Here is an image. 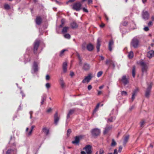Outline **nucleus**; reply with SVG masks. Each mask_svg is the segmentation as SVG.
Masks as SVG:
<instances>
[{"label":"nucleus","instance_id":"nucleus-1","mask_svg":"<svg viewBox=\"0 0 154 154\" xmlns=\"http://www.w3.org/2000/svg\"><path fill=\"white\" fill-rule=\"evenodd\" d=\"M141 67L142 75L144 73H146L147 70L148 66L147 64L144 62L143 60H141L138 63Z\"/></svg>","mask_w":154,"mask_h":154},{"label":"nucleus","instance_id":"nucleus-2","mask_svg":"<svg viewBox=\"0 0 154 154\" xmlns=\"http://www.w3.org/2000/svg\"><path fill=\"white\" fill-rule=\"evenodd\" d=\"M40 41L38 40L35 41L33 44V53L37 55L38 54V50L39 46Z\"/></svg>","mask_w":154,"mask_h":154},{"label":"nucleus","instance_id":"nucleus-3","mask_svg":"<svg viewBox=\"0 0 154 154\" xmlns=\"http://www.w3.org/2000/svg\"><path fill=\"white\" fill-rule=\"evenodd\" d=\"M82 4L80 2H77L74 3L72 6V9L76 11H79L81 9Z\"/></svg>","mask_w":154,"mask_h":154},{"label":"nucleus","instance_id":"nucleus-4","mask_svg":"<svg viewBox=\"0 0 154 154\" xmlns=\"http://www.w3.org/2000/svg\"><path fill=\"white\" fill-rule=\"evenodd\" d=\"M91 132L92 136L96 138L100 135V131L99 129L96 128L92 129L91 131Z\"/></svg>","mask_w":154,"mask_h":154},{"label":"nucleus","instance_id":"nucleus-5","mask_svg":"<svg viewBox=\"0 0 154 154\" xmlns=\"http://www.w3.org/2000/svg\"><path fill=\"white\" fill-rule=\"evenodd\" d=\"M152 83H150L147 88L145 92V96L146 97L148 98L149 97L151 90L152 87Z\"/></svg>","mask_w":154,"mask_h":154},{"label":"nucleus","instance_id":"nucleus-6","mask_svg":"<svg viewBox=\"0 0 154 154\" xmlns=\"http://www.w3.org/2000/svg\"><path fill=\"white\" fill-rule=\"evenodd\" d=\"M139 43V40L136 38H134L132 40L131 45L134 48L138 47Z\"/></svg>","mask_w":154,"mask_h":154},{"label":"nucleus","instance_id":"nucleus-7","mask_svg":"<svg viewBox=\"0 0 154 154\" xmlns=\"http://www.w3.org/2000/svg\"><path fill=\"white\" fill-rule=\"evenodd\" d=\"M106 64L109 65L108 68L111 66H112L113 69L115 67V65L114 62L110 59L107 60L106 62Z\"/></svg>","mask_w":154,"mask_h":154},{"label":"nucleus","instance_id":"nucleus-8","mask_svg":"<svg viewBox=\"0 0 154 154\" xmlns=\"http://www.w3.org/2000/svg\"><path fill=\"white\" fill-rule=\"evenodd\" d=\"M91 146L90 145H88L84 148L83 149L85 150L87 154H91Z\"/></svg>","mask_w":154,"mask_h":154},{"label":"nucleus","instance_id":"nucleus-9","mask_svg":"<svg viewBox=\"0 0 154 154\" xmlns=\"http://www.w3.org/2000/svg\"><path fill=\"white\" fill-rule=\"evenodd\" d=\"M92 78V74L90 73L87 76H86L85 78V79L82 80V82L83 83H85L86 82H88Z\"/></svg>","mask_w":154,"mask_h":154},{"label":"nucleus","instance_id":"nucleus-10","mask_svg":"<svg viewBox=\"0 0 154 154\" xmlns=\"http://www.w3.org/2000/svg\"><path fill=\"white\" fill-rule=\"evenodd\" d=\"M142 17L143 19L145 20H148L149 17V14L148 11H143L142 12Z\"/></svg>","mask_w":154,"mask_h":154},{"label":"nucleus","instance_id":"nucleus-11","mask_svg":"<svg viewBox=\"0 0 154 154\" xmlns=\"http://www.w3.org/2000/svg\"><path fill=\"white\" fill-rule=\"evenodd\" d=\"M121 81L124 84V85H126L129 83L128 79L127 78L125 75H123L122 77Z\"/></svg>","mask_w":154,"mask_h":154},{"label":"nucleus","instance_id":"nucleus-12","mask_svg":"<svg viewBox=\"0 0 154 154\" xmlns=\"http://www.w3.org/2000/svg\"><path fill=\"white\" fill-rule=\"evenodd\" d=\"M139 91V89L138 88H137L136 89L133 91L132 96L131 97V99L132 101H133L135 99V96L137 95V94L138 92Z\"/></svg>","mask_w":154,"mask_h":154},{"label":"nucleus","instance_id":"nucleus-13","mask_svg":"<svg viewBox=\"0 0 154 154\" xmlns=\"http://www.w3.org/2000/svg\"><path fill=\"white\" fill-rule=\"evenodd\" d=\"M59 120V117L58 116V113L56 112L54 115V123L57 125Z\"/></svg>","mask_w":154,"mask_h":154},{"label":"nucleus","instance_id":"nucleus-14","mask_svg":"<svg viewBox=\"0 0 154 154\" xmlns=\"http://www.w3.org/2000/svg\"><path fill=\"white\" fill-rule=\"evenodd\" d=\"M42 21V18L40 16L36 17L35 20L36 24L38 25H40L41 24Z\"/></svg>","mask_w":154,"mask_h":154},{"label":"nucleus","instance_id":"nucleus-15","mask_svg":"<svg viewBox=\"0 0 154 154\" xmlns=\"http://www.w3.org/2000/svg\"><path fill=\"white\" fill-rule=\"evenodd\" d=\"M32 67L34 72L38 71V65L36 62H34Z\"/></svg>","mask_w":154,"mask_h":154},{"label":"nucleus","instance_id":"nucleus-16","mask_svg":"<svg viewBox=\"0 0 154 154\" xmlns=\"http://www.w3.org/2000/svg\"><path fill=\"white\" fill-rule=\"evenodd\" d=\"M67 63L66 62H65L63 63V72L64 73H66L67 70Z\"/></svg>","mask_w":154,"mask_h":154},{"label":"nucleus","instance_id":"nucleus-17","mask_svg":"<svg viewBox=\"0 0 154 154\" xmlns=\"http://www.w3.org/2000/svg\"><path fill=\"white\" fill-rule=\"evenodd\" d=\"M114 45V42L112 40H111L109 43V49L110 51H111L112 50V46Z\"/></svg>","mask_w":154,"mask_h":154},{"label":"nucleus","instance_id":"nucleus-18","mask_svg":"<svg viewBox=\"0 0 154 154\" xmlns=\"http://www.w3.org/2000/svg\"><path fill=\"white\" fill-rule=\"evenodd\" d=\"M42 132L44 133L45 135H47L49 133V130L47 128L45 127L43 128L42 130Z\"/></svg>","mask_w":154,"mask_h":154},{"label":"nucleus","instance_id":"nucleus-19","mask_svg":"<svg viewBox=\"0 0 154 154\" xmlns=\"http://www.w3.org/2000/svg\"><path fill=\"white\" fill-rule=\"evenodd\" d=\"M90 68V66L89 64L87 63H85L83 67V69L85 71L89 70Z\"/></svg>","mask_w":154,"mask_h":154},{"label":"nucleus","instance_id":"nucleus-20","mask_svg":"<svg viewBox=\"0 0 154 154\" xmlns=\"http://www.w3.org/2000/svg\"><path fill=\"white\" fill-rule=\"evenodd\" d=\"M87 49L89 51H91L94 49V46L91 43H89L87 46Z\"/></svg>","mask_w":154,"mask_h":154},{"label":"nucleus","instance_id":"nucleus-21","mask_svg":"<svg viewBox=\"0 0 154 154\" xmlns=\"http://www.w3.org/2000/svg\"><path fill=\"white\" fill-rule=\"evenodd\" d=\"M154 56V51L153 50H151L149 51L147 54V57L150 58Z\"/></svg>","mask_w":154,"mask_h":154},{"label":"nucleus","instance_id":"nucleus-22","mask_svg":"<svg viewBox=\"0 0 154 154\" xmlns=\"http://www.w3.org/2000/svg\"><path fill=\"white\" fill-rule=\"evenodd\" d=\"M100 38H98L97 41V46L96 47L97 51L98 52L100 51Z\"/></svg>","mask_w":154,"mask_h":154},{"label":"nucleus","instance_id":"nucleus-23","mask_svg":"<svg viewBox=\"0 0 154 154\" xmlns=\"http://www.w3.org/2000/svg\"><path fill=\"white\" fill-rule=\"evenodd\" d=\"M74 111L75 110L74 109H71L69 110L66 117L67 119L70 118V116L74 113Z\"/></svg>","mask_w":154,"mask_h":154},{"label":"nucleus","instance_id":"nucleus-24","mask_svg":"<svg viewBox=\"0 0 154 154\" xmlns=\"http://www.w3.org/2000/svg\"><path fill=\"white\" fill-rule=\"evenodd\" d=\"M80 141L79 138L78 136H76L75 137V140L72 142L73 144H77Z\"/></svg>","mask_w":154,"mask_h":154},{"label":"nucleus","instance_id":"nucleus-25","mask_svg":"<svg viewBox=\"0 0 154 154\" xmlns=\"http://www.w3.org/2000/svg\"><path fill=\"white\" fill-rule=\"evenodd\" d=\"M47 97V95L46 94H43L42 97L41 104L42 105L44 104V102L46 100Z\"/></svg>","mask_w":154,"mask_h":154},{"label":"nucleus","instance_id":"nucleus-26","mask_svg":"<svg viewBox=\"0 0 154 154\" xmlns=\"http://www.w3.org/2000/svg\"><path fill=\"white\" fill-rule=\"evenodd\" d=\"M70 25L72 28V29L76 28H77L78 26L76 23L74 21L71 23L70 24Z\"/></svg>","mask_w":154,"mask_h":154},{"label":"nucleus","instance_id":"nucleus-27","mask_svg":"<svg viewBox=\"0 0 154 154\" xmlns=\"http://www.w3.org/2000/svg\"><path fill=\"white\" fill-rule=\"evenodd\" d=\"M59 81L62 88H63L65 87V84L63 79L62 78H60L59 79Z\"/></svg>","mask_w":154,"mask_h":154},{"label":"nucleus","instance_id":"nucleus-28","mask_svg":"<svg viewBox=\"0 0 154 154\" xmlns=\"http://www.w3.org/2000/svg\"><path fill=\"white\" fill-rule=\"evenodd\" d=\"M111 128V126H106V127L104 131L103 134H107Z\"/></svg>","mask_w":154,"mask_h":154},{"label":"nucleus","instance_id":"nucleus-29","mask_svg":"<svg viewBox=\"0 0 154 154\" xmlns=\"http://www.w3.org/2000/svg\"><path fill=\"white\" fill-rule=\"evenodd\" d=\"M129 137V136L128 135H126L125 137L124 138V141L123 143V145L125 146V144L126 143L128 140Z\"/></svg>","mask_w":154,"mask_h":154},{"label":"nucleus","instance_id":"nucleus-30","mask_svg":"<svg viewBox=\"0 0 154 154\" xmlns=\"http://www.w3.org/2000/svg\"><path fill=\"white\" fill-rule=\"evenodd\" d=\"M146 123V122L145 120H142L140 122V126L141 128H143L145 125V124Z\"/></svg>","mask_w":154,"mask_h":154},{"label":"nucleus","instance_id":"nucleus-31","mask_svg":"<svg viewBox=\"0 0 154 154\" xmlns=\"http://www.w3.org/2000/svg\"><path fill=\"white\" fill-rule=\"evenodd\" d=\"M136 67L135 66H134L132 67V75L134 78L136 74Z\"/></svg>","mask_w":154,"mask_h":154},{"label":"nucleus","instance_id":"nucleus-32","mask_svg":"<svg viewBox=\"0 0 154 154\" xmlns=\"http://www.w3.org/2000/svg\"><path fill=\"white\" fill-rule=\"evenodd\" d=\"M69 29V27L67 26L64 27L62 30L63 33H65L67 32Z\"/></svg>","mask_w":154,"mask_h":154},{"label":"nucleus","instance_id":"nucleus-33","mask_svg":"<svg viewBox=\"0 0 154 154\" xmlns=\"http://www.w3.org/2000/svg\"><path fill=\"white\" fill-rule=\"evenodd\" d=\"M134 55L133 52L132 51H131L128 54V57L130 58H132L133 57Z\"/></svg>","mask_w":154,"mask_h":154},{"label":"nucleus","instance_id":"nucleus-34","mask_svg":"<svg viewBox=\"0 0 154 154\" xmlns=\"http://www.w3.org/2000/svg\"><path fill=\"white\" fill-rule=\"evenodd\" d=\"M13 151V150L12 149H8L6 151V154H11Z\"/></svg>","mask_w":154,"mask_h":154},{"label":"nucleus","instance_id":"nucleus-35","mask_svg":"<svg viewBox=\"0 0 154 154\" xmlns=\"http://www.w3.org/2000/svg\"><path fill=\"white\" fill-rule=\"evenodd\" d=\"M100 103H98L96 106L94 111L93 113H95L98 110L100 106Z\"/></svg>","mask_w":154,"mask_h":154},{"label":"nucleus","instance_id":"nucleus-36","mask_svg":"<svg viewBox=\"0 0 154 154\" xmlns=\"http://www.w3.org/2000/svg\"><path fill=\"white\" fill-rule=\"evenodd\" d=\"M116 145V143L114 139L112 140V142L111 144V146H115Z\"/></svg>","mask_w":154,"mask_h":154},{"label":"nucleus","instance_id":"nucleus-37","mask_svg":"<svg viewBox=\"0 0 154 154\" xmlns=\"http://www.w3.org/2000/svg\"><path fill=\"white\" fill-rule=\"evenodd\" d=\"M121 94L122 96H126L128 95L127 92L125 91H121Z\"/></svg>","mask_w":154,"mask_h":154},{"label":"nucleus","instance_id":"nucleus-38","mask_svg":"<svg viewBox=\"0 0 154 154\" xmlns=\"http://www.w3.org/2000/svg\"><path fill=\"white\" fill-rule=\"evenodd\" d=\"M4 8L6 10H9L10 9V6L8 4H5L4 5Z\"/></svg>","mask_w":154,"mask_h":154},{"label":"nucleus","instance_id":"nucleus-39","mask_svg":"<svg viewBox=\"0 0 154 154\" xmlns=\"http://www.w3.org/2000/svg\"><path fill=\"white\" fill-rule=\"evenodd\" d=\"M67 51V50L66 49H63L62 50L60 53V56H63V53H64V52L65 51Z\"/></svg>","mask_w":154,"mask_h":154},{"label":"nucleus","instance_id":"nucleus-40","mask_svg":"<svg viewBox=\"0 0 154 154\" xmlns=\"http://www.w3.org/2000/svg\"><path fill=\"white\" fill-rule=\"evenodd\" d=\"M64 37L67 39H70L71 38L70 35L69 34H66L64 35Z\"/></svg>","mask_w":154,"mask_h":154},{"label":"nucleus","instance_id":"nucleus-41","mask_svg":"<svg viewBox=\"0 0 154 154\" xmlns=\"http://www.w3.org/2000/svg\"><path fill=\"white\" fill-rule=\"evenodd\" d=\"M78 57L79 59V64L80 66H81V64H82V60L81 58L80 55L79 54H78Z\"/></svg>","mask_w":154,"mask_h":154},{"label":"nucleus","instance_id":"nucleus-42","mask_svg":"<svg viewBox=\"0 0 154 154\" xmlns=\"http://www.w3.org/2000/svg\"><path fill=\"white\" fill-rule=\"evenodd\" d=\"M103 72L102 71L99 72L97 75V76L98 77H100L102 74Z\"/></svg>","mask_w":154,"mask_h":154},{"label":"nucleus","instance_id":"nucleus-43","mask_svg":"<svg viewBox=\"0 0 154 154\" xmlns=\"http://www.w3.org/2000/svg\"><path fill=\"white\" fill-rule=\"evenodd\" d=\"M45 86L46 88L48 89H49L50 87H51V85L50 83H47L45 85Z\"/></svg>","mask_w":154,"mask_h":154},{"label":"nucleus","instance_id":"nucleus-44","mask_svg":"<svg viewBox=\"0 0 154 154\" xmlns=\"http://www.w3.org/2000/svg\"><path fill=\"white\" fill-rule=\"evenodd\" d=\"M113 117H111L110 118L108 119L107 122H112L113 121Z\"/></svg>","mask_w":154,"mask_h":154},{"label":"nucleus","instance_id":"nucleus-45","mask_svg":"<svg viewBox=\"0 0 154 154\" xmlns=\"http://www.w3.org/2000/svg\"><path fill=\"white\" fill-rule=\"evenodd\" d=\"M71 129H69L67 130V135L68 137L69 135L70 134V133H71Z\"/></svg>","mask_w":154,"mask_h":154},{"label":"nucleus","instance_id":"nucleus-46","mask_svg":"<svg viewBox=\"0 0 154 154\" xmlns=\"http://www.w3.org/2000/svg\"><path fill=\"white\" fill-rule=\"evenodd\" d=\"M143 30L147 32L149 30V28L148 26H146L143 28Z\"/></svg>","mask_w":154,"mask_h":154},{"label":"nucleus","instance_id":"nucleus-47","mask_svg":"<svg viewBox=\"0 0 154 154\" xmlns=\"http://www.w3.org/2000/svg\"><path fill=\"white\" fill-rule=\"evenodd\" d=\"M82 48L83 50H85V49L86 48V45H85V44H83L82 45Z\"/></svg>","mask_w":154,"mask_h":154},{"label":"nucleus","instance_id":"nucleus-48","mask_svg":"<svg viewBox=\"0 0 154 154\" xmlns=\"http://www.w3.org/2000/svg\"><path fill=\"white\" fill-rule=\"evenodd\" d=\"M104 153V151L102 149H100L99 151V154H103Z\"/></svg>","mask_w":154,"mask_h":154},{"label":"nucleus","instance_id":"nucleus-49","mask_svg":"<svg viewBox=\"0 0 154 154\" xmlns=\"http://www.w3.org/2000/svg\"><path fill=\"white\" fill-rule=\"evenodd\" d=\"M152 24L153 23L152 21H150L148 23V25L149 26H152Z\"/></svg>","mask_w":154,"mask_h":154},{"label":"nucleus","instance_id":"nucleus-50","mask_svg":"<svg viewBox=\"0 0 154 154\" xmlns=\"http://www.w3.org/2000/svg\"><path fill=\"white\" fill-rule=\"evenodd\" d=\"M122 149V147L121 146H119V149L118 150V152H120Z\"/></svg>","mask_w":154,"mask_h":154},{"label":"nucleus","instance_id":"nucleus-51","mask_svg":"<svg viewBox=\"0 0 154 154\" xmlns=\"http://www.w3.org/2000/svg\"><path fill=\"white\" fill-rule=\"evenodd\" d=\"M65 20L64 18H63L61 20V24H64L65 22Z\"/></svg>","mask_w":154,"mask_h":154},{"label":"nucleus","instance_id":"nucleus-52","mask_svg":"<svg viewBox=\"0 0 154 154\" xmlns=\"http://www.w3.org/2000/svg\"><path fill=\"white\" fill-rule=\"evenodd\" d=\"M128 25V22L126 21L123 22L122 23V25L123 26H126Z\"/></svg>","mask_w":154,"mask_h":154},{"label":"nucleus","instance_id":"nucleus-53","mask_svg":"<svg viewBox=\"0 0 154 154\" xmlns=\"http://www.w3.org/2000/svg\"><path fill=\"white\" fill-rule=\"evenodd\" d=\"M50 79V76L47 75L46 76V80H49Z\"/></svg>","mask_w":154,"mask_h":154},{"label":"nucleus","instance_id":"nucleus-54","mask_svg":"<svg viewBox=\"0 0 154 154\" xmlns=\"http://www.w3.org/2000/svg\"><path fill=\"white\" fill-rule=\"evenodd\" d=\"M92 86L91 85H89L88 86V90L90 91V90L92 88Z\"/></svg>","mask_w":154,"mask_h":154},{"label":"nucleus","instance_id":"nucleus-55","mask_svg":"<svg viewBox=\"0 0 154 154\" xmlns=\"http://www.w3.org/2000/svg\"><path fill=\"white\" fill-rule=\"evenodd\" d=\"M52 109L51 108H49V109H48L46 111L47 112H48V113H50V112H51L52 111Z\"/></svg>","mask_w":154,"mask_h":154},{"label":"nucleus","instance_id":"nucleus-56","mask_svg":"<svg viewBox=\"0 0 154 154\" xmlns=\"http://www.w3.org/2000/svg\"><path fill=\"white\" fill-rule=\"evenodd\" d=\"M83 10L85 12H88V10L87 9L85 8H83Z\"/></svg>","mask_w":154,"mask_h":154},{"label":"nucleus","instance_id":"nucleus-57","mask_svg":"<svg viewBox=\"0 0 154 154\" xmlns=\"http://www.w3.org/2000/svg\"><path fill=\"white\" fill-rule=\"evenodd\" d=\"M104 17L106 20L107 21H108L109 20V18H108V17H107V15L106 14H104Z\"/></svg>","mask_w":154,"mask_h":154},{"label":"nucleus","instance_id":"nucleus-58","mask_svg":"<svg viewBox=\"0 0 154 154\" xmlns=\"http://www.w3.org/2000/svg\"><path fill=\"white\" fill-rule=\"evenodd\" d=\"M92 0H88V4H90L91 3H92Z\"/></svg>","mask_w":154,"mask_h":154},{"label":"nucleus","instance_id":"nucleus-59","mask_svg":"<svg viewBox=\"0 0 154 154\" xmlns=\"http://www.w3.org/2000/svg\"><path fill=\"white\" fill-rule=\"evenodd\" d=\"M117 149H115L114 150V152H113V154H117Z\"/></svg>","mask_w":154,"mask_h":154},{"label":"nucleus","instance_id":"nucleus-60","mask_svg":"<svg viewBox=\"0 0 154 154\" xmlns=\"http://www.w3.org/2000/svg\"><path fill=\"white\" fill-rule=\"evenodd\" d=\"M74 73L73 72H71L70 73V75L72 77L73 76H74Z\"/></svg>","mask_w":154,"mask_h":154},{"label":"nucleus","instance_id":"nucleus-61","mask_svg":"<svg viewBox=\"0 0 154 154\" xmlns=\"http://www.w3.org/2000/svg\"><path fill=\"white\" fill-rule=\"evenodd\" d=\"M105 24L103 23H102L100 25V26L101 27L103 28L105 26Z\"/></svg>","mask_w":154,"mask_h":154},{"label":"nucleus","instance_id":"nucleus-62","mask_svg":"<svg viewBox=\"0 0 154 154\" xmlns=\"http://www.w3.org/2000/svg\"><path fill=\"white\" fill-rule=\"evenodd\" d=\"M20 93L21 94L22 96V97H24L25 96V95L24 94V93H23V92L22 91H21L20 92Z\"/></svg>","mask_w":154,"mask_h":154},{"label":"nucleus","instance_id":"nucleus-63","mask_svg":"<svg viewBox=\"0 0 154 154\" xmlns=\"http://www.w3.org/2000/svg\"><path fill=\"white\" fill-rule=\"evenodd\" d=\"M151 20H152V22L154 21V16H152L151 17Z\"/></svg>","mask_w":154,"mask_h":154},{"label":"nucleus","instance_id":"nucleus-64","mask_svg":"<svg viewBox=\"0 0 154 154\" xmlns=\"http://www.w3.org/2000/svg\"><path fill=\"white\" fill-rule=\"evenodd\" d=\"M86 153L84 151H82L81 152V154H86Z\"/></svg>","mask_w":154,"mask_h":154}]
</instances>
